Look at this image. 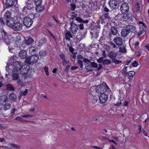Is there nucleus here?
Wrapping results in <instances>:
<instances>
[{
	"label": "nucleus",
	"mask_w": 149,
	"mask_h": 149,
	"mask_svg": "<svg viewBox=\"0 0 149 149\" xmlns=\"http://www.w3.org/2000/svg\"><path fill=\"white\" fill-rule=\"evenodd\" d=\"M94 87H91L90 88V92L92 93L93 95H95L96 96H99L100 95L104 93H107L111 90L105 82H103L102 84H100L97 86L95 88Z\"/></svg>",
	"instance_id": "nucleus-1"
},
{
	"label": "nucleus",
	"mask_w": 149,
	"mask_h": 149,
	"mask_svg": "<svg viewBox=\"0 0 149 149\" xmlns=\"http://www.w3.org/2000/svg\"><path fill=\"white\" fill-rule=\"evenodd\" d=\"M3 41L8 45L11 43H14L16 45H19V43L21 39L20 38H3L2 39Z\"/></svg>",
	"instance_id": "nucleus-2"
},
{
	"label": "nucleus",
	"mask_w": 149,
	"mask_h": 149,
	"mask_svg": "<svg viewBox=\"0 0 149 149\" xmlns=\"http://www.w3.org/2000/svg\"><path fill=\"white\" fill-rule=\"evenodd\" d=\"M33 22L32 19L29 17H25L24 18L23 24L27 27H31L32 24Z\"/></svg>",
	"instance_id": "nucleus-3"
},
{
	"label": "nucleus",
	"mask_w": 149,
	"mask_h": 149,
	"mask_svg": "<svg viewBox=\"0 0 149 149\" xmlns=\"http://www.w3.org/2000/svg\"><path fill=\"white\" fill-rule=\"evenodd\" d=\"M29 65H27L26 64H24L22 66H21L19 71L20 74H26L29 71Z\"/></svg>",
	"instance_id": "nucleus-4"
},
{
	"label": "nucleus",
	"mask_w": 149,
	"mask_h": 149,
	"mask_svg": "<svg viewBox=\"0 0 149 149\" xmlns=\"http://www.w3.org/2000/svg\"><path fill=\"white\" fill-rule=\"evenodd\" d=\"M108 97V95L106 93H102L98 97V98L100 103L103 104L106 101Z\"/></svg>",
	"instance_id": "nucleus-5"
},
{
	"label": "nucleus",
	"mask_w": 149,
	"mask_h": 149,
	"mask_svg": "<svg viewBox=\"0 0 149 149\" xmlns=\"http://www.w3.org/2000/svg\"><path fill=\"white\" fill-rule=\"evenodd\" d=\"M13 66L14 67V70L16 72L20 71L22 66L21 62L18 61H13Z\"/></svg>",
	"instance_id": "nucleus-6"
},
{
	"label": "nucleus",
	"mask_w": 149,
	"mask_h": 149,
	"mask_svg": "<svg viewBox=\"0 0 149 149\" xmlns=\"http://www.w3.org/2000/svg\"><path fill=\"white\" fill-rule=\"evenodd\" d=\"M120 9L122 13H127L129 11V6L127 3H123L120 6Z\"/></svg>",
	"instance_id": "nucleus-7"
},
{
	"label": "nucleus",
	"mask_w": 149,
	"mask_h": 149,
	"mask_svg": "<svg viewBox=\"0 0 149 149\" xmlns=\"http://www.w3.org/2000/svg\"><path fill=\"white\" fill-rule=\"evenodd\" d=\"M70 30L73 33H76L78 29L77 25L75 24L72 21L70 22Z\"/></svg>",
	"instance_id": "nucleus-8"
},
{
	"label": "nucleus",
	"mask_w": 149,
	"mask_h": 149,
	"mask_svg": "<svg viewBox=\"0 0 149 149\" xmlns=\"http://www.w3.org/2000/svg\"><path fill=\"white\" fill-rule=\"evenodd\" d=\"M26 6H24L22 9V11L27 12L29 10H32L33 8L32 4L28 3V2H25Z\"/></svg>",
	"instance_id": "nucleus-9"
},
{
	"label": "nucleus",
	"mask_w": 149,
	"mask_h": 149,
	"mask_svg": "<svg viewBox=\"0 0 149 149\" xmlns=\"http://www.w3.org/2000/svg\"><path fill=\"white\" fill-rule=\"evenodd\" d=\"M14 25L13 26L14 30L16 31H20L22 28V25L19 22H15Z\"/></svg>",
	"instance_id": "nucleus-10"
},
{
	"label": "nucleus",
	"mask_w": 149,
	"mask_h": 149,
	"mask_svg": "<svg viewBox=\"0 0 149 149\" xmlns=\"http://www.w3.org/2000/svg\"><path fill=\"white\" fill-rule=\"evenodd\" d=\"M5 5L7 8L12 7L15 3V0H6Z\"/></svg>",
	"instance_id": "nucleus-11"
},
{
	"label": "nucleus",
	"mask_w": 149,
	"mask_h": 149,
	"mask_svg": "<svg viewBox=\"0 0 149 149\" xmlns=\"http://www.w3.org/2000/svg\"><path fill=\"white\" fill-rule=\"evenodd\" d=\"M90 98L93 104H96L98 100L99 96H96L95 95H93L92 93L90 92Z\"/></svg>",
	"instance_id": "nucleus-12"
},
{
	"label": "nucleus",
	"mask_w": 149,
	"mask_h": 149,
	"mask_svg": "<svg viewBox=\"0 0 149 149\" xmlns=\"http://www.w3.org/2000/svg\"><path fill=\"white\" fill-rule=\"evenodd\" d=\"M5 21L6 25L8 26L12 27L15 24L14 23L15 21L14 19L12 18H11L10 19H7Z\"/></svg>",
	"instance_id": "nucleus-13"
},
{
	"label": "nucleus",
	"mask_w": 149,
	"mask_h": 149,
	"mask_svg": "<svg viewBox=\"0 0 149 149\" xmlns=\"http://www.w3.org/2000/svg\"><path fill=\"white\" fill-rule=\"evenodd\" d=\"M39 59V56L37 54L32 55L30 56L31 63H36Z\"/></svg>",
	"instance_id": "nucleus-14"
},
{
	"label": "nucleus",
	"mask_w": 149,
	"mask_h": 149,
	"mask_svg": "<svg viewBox=\"0 0 149 149\" xmlns=\"http://www.w3.org/2000/svg\"><path fill=\"white\" fill-rule=\"evenodd\" d=\"M117 54L118 53L117 52L114 51H111L108 54V56L112 60L116 58Z\"/></svg>",
	"instance_id": "nucleus-15"
},
{
	"label": "nucleus",
	"mask_w": 149,
	"mask_h": 149,
	"mask_svg": "<svg viewBox=\"0 0 149 149\" xmlns=\"http://www.w3.org/2000/svg\"><path fill=\"white\" fill-rule=\"evenodd\" d=\"M19 56L22 59L26 58L27 56L26 51L24 50H21L19 52Z\"/></svg>",
	"instance_id": "nucleus-16"
},
{
	"label": "nucleus",
	"mask_w": 149,
	"mask_h": 149,
	"mask_svg": "<svg viewBox=\"0 0 149 149\" xmlns=\"http://www.w3.org/2000/svg\"><path fill=\"white\" fill-rule=\"evenodd\" d=\"M113 40L114 42L119 46H121L122 44L123 40L121 38H114Z\"/></svg>",
	"instance_id": "nucleus-17"
},
{
	"label": "nucleus",
	"mask_w": 149,
	"mask_h": 149,
	"mask_svg": "<svg viewBox=\"0 0 149 149\" xmlns=\"http://www.w3.org/2000/svg\"><path fill=\"white\" fill-rule=\"evenodd\" d=\"M122 14H118L117 15L118 17H119V19L123 20V21H126L127 20L126 19L127 18V13H122Z\"/></svg>",
	"instance_id": "nucleus-18"
},
{
	"label": "nucleus",
	"mask_w": 149,
	"mask_h": 149,
	"mask_svg": "<svg viewBox=\"0 0 149 149\" xmlns=\"http://www.w3.org/2000/svg\"><path fill=\"white\" fill-rule=\"evenodd\" d=\"M118 4V2L115 0H111L109 2V6L113 8H115Z\"/></svg>",
	"instance_id": "nucleus-19"
},
{
	"label": "nucleus",
	"mask_w": 149,
	"mask_h": 149,
	"mask_svg": "<svg viewBox=\"0 0 149 149\" xmlns=\"http://www.w3.org/2000/svg\"><path fill=\"white\" fill-rule=\"evenodd\" d=\"M11 13L10 11L7 10L6 11L4 14L3 17V19L5 20L11 18Z\"/></svg>",
	"instance_id": "nucleus-20"
},
{
	"label": "nucleus",
	"mask_w": 149,
	"mask_h": 149,
	"mask_svg": "<svg viewBox=\"0 0 149 149\" xmlns=\"http://www.w3.org/2000/svg\"><path fill=\"white\" fill-rule=\"evenodd\" d=\"M129 33V31L126 29H122L121 32V35L122 36L125 37Z\"/></svg>",
	"instance_id": "nucleus-21"
},
{
	"label": "nucleus",
	"mask_w": 149,
	"mask_h": 149,
	"mask_svg": "<svg viewBox=\"0 0 149 149\" xmlns=\"http://www.w3.org/2000/svg\"><path fill=\"white\" fill-rule=\"evenodd\" d=\"M9 98L10 100L12 102H15L16 100V95L14 93H10L9 96Z\"/></svg>",
	"instance_id": "nucleus-22"
},
{
	"label": "nucleus",
	"mask_w": 149,
	"mask_h": 149,
	"mask_svg": "<svg viewBox=\"0 0 149 149\" xmlns=\"http://www.w3.org/2000/svg\"><path fill=\"white\" fill-rule=\"evenodd\" d=\"M36 6V11L39 13L41 12L45 9V7L43 5L42 6L38 5Z\"/></svg>",
	"instance_id": "nucleus-23"
},
{
	"label": "nucleus",
	"mask_w": 149,
	"mask_h": 149,
	"mask_svg": "<svg viewBox=\"0 0 149 149\" xmlns=\"http://www.w3.org/2000/svg\"><path fill=\"white\" fill-rule=\"evenodd\" d=\"M76 20L77 22H78L80 23H87L88 22V20H84L79 17H76Z\"/></svg>",
	"instance_id": "nucleus-24"
},
{
	"label": "nucleus",
	"mask_w": 149,
	"mask_h": 149,
	"mask_svg": "<svg viewBox=\"0 0 149 149\" xmlns=\"http://www.w3.org/2000/svg\"><path fill=\"white\" fill-rule=\"evenodd\" d=\"M145 31L144 30L143 27L142 26L140 27V31L138 33V36L139 37L141 36V35H144L145 34Z\"/></svg>",
	"instance_id": "nucleus-25"
},
{
	"label": "nucleus",
	"mask_w": 149,
	"mask_h": 149,
	"mask_svg": "<svg viewBox=\"0 0 149 149\" xmlns=\"http://www.w3.org/2000/svg\"><path fill=\"white\" fill-rule=\"evenodd\" d=\"M126 28L127 30H129L131 32H134L136 29L135 27L132 26L131 25H129L127 26L126 27Z\"/></svg>",
	"instance_id": "nucleus-26"
},
{
	"label": "nucleus",
	"mask_w": 149,
	"mask_h": 149,
	"mask_svg": "<svg viewBox=\"0 0 149 149\" xmlns=\"http://www.w3.org/2000/svg\"><path fill=\"white\" fill-rule=\"evenodd\" d=\"M11 106V104L9 103L5 104L3 106V110L6 111L9 109L10 108Z\"/></svg>",
	"instance_id": "nucleus-27"
},
{
	"label": "nucleus",
	"mask_w": 149,
	"mask_h": 149,
	"mask_svg": "<svg viewBox=\"0 0 149 149\" xmlns=\"http://www.w3.org/2000/svg\"><path fill=\"white\" fill-rule=\"evenodd\" d=\"M6 88L8 90L13 91L14 90V88L13 86L10 84H7L6 85Z\"/></svg>",
	"instance_id": "nucleus-28"
},
{
	"label": "nucleus",
	"mask_w": 149,
	"mask_h": 149,
	"mask_svg": "<svg viewBox=\"0 0 149 149\" xmlns=\"http://www.w3.org/2000/svg\"><path fill=\"white\" fill-rule=\"evenodd\" d=\"M111 32L113 35H116L117 34V30L114 27H112L111 29Z\"/></svg>",
	"instance_id": "nucleus-29"
},
{
	"label": "nucleus",
	"mask_w": 149,
	"mask_h": 149,
	"mask_svg": "<svg viewBox=\"0 0 149 149\" xmlns=\"http://www.w3.org/2000/svg\"><path fill=\"white\" fill-rule=\"evenodd\" d=\"M128 67L125 66L122 70V72L123 74L126 75H127L128 72H127V69Z\"/></svg>",
	"instance_id": "nucleus-30"
},
{
	"label": "nucleus",
	"mask_w": 149,
	"mask_h": 149,
	"mask_svg": "<svg viewBox=\"0 0 149 149\" xmlns=\"http://www.w3.org/2000/svg\"><path fill=\"white\" fill-rule=\"evenodd\" d=\"M38 50V48H36L34 47H31L29 49V52H33L35 54L36 53V52Z\"/></svg>",
	"instance_id": "nucleus-31"
},
{
	"label": "nucleus",
	"mask_w": 149,
	"mask_h": 149,
	"mask_svg": "<svg viewBox=\"0 0 149 149\" xmlns=\"http://www.w3.org/2000/svg\"><path fill=\"white\" fill-rule=\"evenodd\" d=\"M65 37H72V36L69 31H65Z\"/></svg>",
	"instance_id": "nucleus-32"
},
{
	"label": "nucleus",
	"mask_w": 149,
	"mask_h": 149,
	"mask_svg": "<svg viewBox=\"0 0 149 149\" xmlns=\"http://www.w3.org/2000/svg\"><path fill=\"white\" fill-rule=\"evenodd\" d=\"M27 43V40H26V39H25L21 44L22 46L24 48L26 47L27 46L29 45V44Z\"/></svg>",
	"instance_id": "nucleus-33"
},
{
	"label": "nucleus",
	"mask_w": 149,
	"mask_h": 149,
	"mask_svg": "<svg viewBox=\"0 0 149 149\" xmlns=\"http://www.w3.org/2000/svg\"><path fill=\"white\" fill-rule=\"evenodd\" d=\"M112 61L116 64H119L122 62V61L118 60L116 58H113L112 60Z\"/></svg>",
	"instance_id": "nucleus-34"
},
{
	"label": "nucleus",
	"mask_w": 149,
	"mask_h": 149,
	"mask_svg": "<svg viewBox=\"0 0 149 149\" xmlns=\"http://www.w3.org/2000/svg\"><path fill=\"white\" fill-rule=\"evenodd\" d=\"M13 79L14 80H17L19 79V75L18 74H14L13 75Z\"/></svg>",
	"instance_id": "nucleus-35"
},
{
	"label": "nucleus",
	"mask_w": 149,
	"mask_h": 149,
	"mask_svg": "<svg viewBox=\"0 0 149 149\" xmlns=\"http://www.w3.org/2000/svg\"><path fill=\"white\" fill-rule=\"evenodd\" d=\"M119 51L121 52L125 53L126 52L127 50L125 47L123 46L119 48Z\"/></svg>",
	"instance_id": "nucleus-36"
},
{
	"label": "nucleus",
	"mask_w": 149,
	"mask_h": 149,
	"mask_svg": "<svg viewBox=\"0 0 149 149\" xmlns=\"http://www.w3.org/2000/svg\"><path fill=\"white\" fill-rule=\"evenodd\" d=\"M25 63V64H26L27 65H31V61L30 60V57L26 59Z\"/></svg>",
	"instance_id": "nucleus-37"
},
{
	"label": "nucleus",
	"mask_w": 149,
	"mask_h": 149,
	"mask_svg": "<svg viewBox=\"0 0 149 149\" xmlns=\"http://www.w3.org/2000/svg\"><path fill=\"white\" fill-rule=\"evenodd\" d=\"M17 83L18 86H23L24 85V83L23 81L20 79H18L17 80Z\"/></svg>",
	"instance_id": "nucleus-38"
},
{
	"label": "nucleus",
	"mask_w": 149,
	"mask_h": 149,
	"mask_svg": "<svg viewBox=\"0 0 149 149\" xmlns=\"http://www.w3.org/2000/svg\"><path fill=\"white\" fill-rule=\"evenodd\" d=\"M111 63V61L110 59H104L103 61V63L106 65H109Z\"/></svg>",
	"instance_id": "nucleus-39"
},
{
	"label": "nucleus",
	"mask_w": 149,
	"mask_h": 149,
	"mask_svg": "<svg viewBox=\"0 0 149 149\" xmlns=\"http://www.w3.org/2000/svg\"><path fill=\"white\" fill-rule=\"evenodd\" d=\"M28 39L26 40L27 41V43L29 44V45H30L33 42L34 40L32 38H27Z\"/></svg>",
	"instance_id": "nucleus-40"
},
{
	"label": "nucleus",
	"mask_w": 149,
	"mask_h": 149,
	"mask_svg": "<svg viewBox=\"0 0 149 149\" xmlns=\"http://www.w3.org/2000/svg\"><path fill=\"white\" fill-rule=\"evenodd\" d=\"M128 73L127 74L128 75V76L130 77H132L133 78L134 75L135 74V73L134 71H130L128 72Z\"/></svg>",
	"instance_id": "nucleus-41"
},
{
	"label": "nucleus",
	"mask_w": 149,
	"mask_h": 149,
	"mask_svg": "<svg viewBox=\"0 0 149 149\" xmlns=\"http://www.w3.org/2000/svg\"><path fill=\"white\" fill-rule=\"evenodd\" d=\"M77 62L79 65L80 68L82 69L83 67V61L80 60H78L77 61Z\"/></svg>",
	"instance_id": "nucleus-42"
},
{
	"label": "nucleus",
	"mask_w": 149,
	"mask_h": 149,
	"mask_svg": "<svg viewBox=\"0 0 149 149\" xmlns=\"http://www.w3.org/2000/svg\"><path fill=\"white\" fill-rule=\"evenodd\" d=\"M34 2L35 3L36 6L40 5L42 3V0H34Z\"/></svg>",
	"instance_id": "nucleus-43"
},
{
	"label": "nucleus",
	"mask_w": 149,
	"mask_h": 149,
	"mask_svg": "<svg viewBox=\"0 0 149 149\" xmlns=\"http://www.w3.org/2000/svg\"><path fill=\"white\" fill-rule=\"evenodd\" d=\"M17 109L15 108H14L13 109H12L11 110L10 116H12L13 115H14L15 114V112L16 111H17Z\"/></svg>",
	"instance_id": "nucleus-44"
},
{
	"label": "nucleus",
	"mask_w": 149,
	"mask_h": 149,
	"mask_svg": "<svg viewBox=\"0 0 149 149\" xmlns=\"http://www.w3.org/2000/svg\"><path fill=\"white\" fill-rule=\"evenodd\" d=\"M90 65H91V67L93 68H97L98 67L97 63L95 62H91Z\"/></svg>",
	"instance_id": "nucleus-45"
},
{
	"label": "nucleus",
	"mask_w": 149,
	"mask_h": 149,
	"mask_svg": "<svg viewBox=\"0 0 149 149\" xmlns=\"http://www.w3.org/2000/svg\"><path fill=\"white\" fill-rule=\"evenodd\" d=\"M46 52L44 51L41 50L39 52V54L40 56L43 57L45 55Z\"/></svg>",
	"instance_id": "nucleus-46"
},
{
	"label": "nucleus",
	"mask_w": 149,
	"mask_h": 149,
	"mask_svg": "<svg viewBox=\"0 0 149 149\" xmlns=\"http://www.w3.org/2000/svg\"><path fill=\"white\" fill-rule=\"evenodd\" d=\"M44 70L47 76H48L49 74L48 71V68L47 66H45L44 68Z\"/></svg>",
	"instance_id": "nucleus-47"
},
{
	"label": "nucleus",
	"mask_w": 149,
	"mask_h": 149,
	"mask_svg": "<svg viewBox=\"0 0 149 149\" xmlns=\"http://www.w3.org/2000/svg\"><path fill=\"white\" fill-rule=\"evenodd\" d=\"M91 62L90 63H87L86 64V69L89 70H91V66L90 65Z\"/></svg>",
	"instance_id": "nucleus-48"
},
{
	"label": "nucleus",
	"mask_w": 149,
	"mask_h": 149,
	"mask_svg": "<svg viewBox=\"0 0 149 149\" xmlns=\"http://www.w3.org/2000/svg\"><path fill=\"white\" fill-rule=\"evenodd\" d=\"M133 16L132 14V13H127V18H126V19H127V20L130 19H131V18H132V17Z\"/></svg>",
	"instance_id": "nucleus-49"
},
{
	"label": "nucleus",
	"mask_w": 149,
	"mask_h": 149,
	"mask_svg": "<svg viewBox=\"0 0 149 149\" xmlns=\"http://www.w3.org/2000/svg\"><path fill=\"white\" fill-rule=\"evenodd\" d=\"M59 57L62 60L65 59V55L63 54H59Z\"/></svg>",
	"instance_id": "nucleus-50"
},
{
	"label": "nucleus",
	"mask_w": 149,
	"mask_h": 149,
	"mask_svg": "<svg viewBox=\"0 0 149 149\" xmlns=\"http://www.w3.org/2000/svg\"><path fill=\"white\" fill-rule=\"evenodd\" d=\"M132 66L133 67H136L139 65V63L136 61H134L132 63Z\"/></svg>",
	"instance_id": "nucleus-51"
},
{
	"label": "nucleus",
	"mask_w": 149,
	"mask_h": 149,
	"mask_svg": "<svg viewBox=\"0 0 149 149\" xmlns=\"http://www.w3.org/2000/svg\"><path fill=\"white\" fill-rule=\"evenodd\" d=\"M136 5H137L136 6L137 7L136 10L135 11V12L136 13H137L139 10L140 7V4L139 3H137Z\"/></svg>",
	"instance_id": "nucleus-52"
},
{
	"label": "nucleus",
	"mask_w": 149,
	"mask_h": 149,
	"mask_svg": "<svg viewBox=\"0 0 149 149\" xmlns=\"http://www.w3.org/2000/svg\"><path fill=\"white\" fill-rule=\"evenodd\" d=\"M5 24V22L3 19L2 18L0 17V24L1 25L3 26Z\"/></svg>",
	"instance_id": "nucleus-53"
},
{
	"label": "nucleus",
	"mask_w": 149,
	"mask_h": 149,
	"mask_svg": "<svg viewBox=\"0 0 149 149\" xmlns=\"http://www.w3.org/2000/svg\"><path fill=\"white\" fill-rule=\"evenodd\" d=\"M63 62H62V64L63 66H65L69 62L68 61H67L65 59L62 60Z\"/></svg>",
	"instance_id": "nucleus-54"
},
{
	"label": "nucleus",
	"mask_w": 149,
	"mask_h": 149,
	"mask_svg": "<svg viewBox=\"0 0 149 149\" xmlns=\"http://www.w3.org/2000/svg\"><path fill=\"white\" fill-rule=\"evenodd\" d=\"M79 28L81 30H83L84 29V24L82 23H80V24L78 25Z\"/></svg>",
	"instance_id": "nucleus-55"
},
{
	"label": "nucleus",
	"mask_w": 149,
	"mask_h": 149,
	"mask_svg": "<svg viewBox=\"0 0 149 149\" xmlns=\"http://www.w3.org/2000/svg\"><path fill=\"white\" fill-rule=\"evenodd\" d=\"M10 144L11 146L13 147H14L15 148L18 149L20 148V147L16 144L13 143H11Z\"/></svg>",
	"instance_id": "nucleus-56"
},
{
	"label": "nucleus",
	"mask_w": 149,
	"mask_h": 149,
	"mask_svg": "<svg viewBox=\"0 0 149 149\" xmlns=\"http://www.w3.org/2000/svg\"><path fill=\"white\" fill-rule=\"evenodd\" d=\"M133 58H131L130 60H127L126 61V65H128L130 64V63L133 61Z\"/></svg>",
	"instance_id": "nucleus-57"
},
{
	"label": "nucleus",
	"mask_w": 149,
	"mask_h": 149,
	"mask_svg": "<svg viewBox=\"0 0 149 149\" xmlns=\"http://www.w3.org/2000/svg\"><path fill=\"white\" fill-rule=\"evenodd\" d=\"M122 104V102L120 100L119 101H118L116 104H114V105L116 106L119 107L120 106L121 104Z\"/></svg>",
	"instance_id": "nucleus-58"
},
{
	"label": "nucleus",
	"mask_w": 149,
	"mask_h": 149,
	"mask_svg": "<svg viewBox=\"0 0 149 149\" xmlns=\"http://www.w3.org/2000/svg\"><path fill=\"white\" fill-rule=\"evenodd\" d=\"M103 10L105 12L108 13L109 11V10L106 6H103Z\"/></svg>",
	"instance_id": "nucleus-59"
},
{
	"label": "nucleus",
	"mask_w": 149,
	"mask_h": 149,
	"mask_svg": "<svg viewBox=\"0 0 149 149\" xmlns=\"http://www.w3.org/2000/svg\"><path fill=\"white\" fill-rule=\"evenodd\" d=\"M70 66L69 65H67L65 69V71L67 72H68L70 69Z\"/></svg>",
	"instance_id": "nucleus-60"
},
{
	"label": "nucleus",
	"mask_w": 149,
	"mask_h": 149,
	"mask_svg": "<svg viewBox=\"0 0 149 149\" xmlns=\"http://www.w3.org/2000/svg\"><path fill=\"white\" fill-rule=\"evenodd\" d=\"M77 58L78 60L80 59H82L84 58L83 56L81 54H78L77 56Z\"/></svg>",
	"instance_id": "nucleus-61"
},
{
	"label": "nucleus",
	"mask_w": 149,
	"mask_h": 149,
	"mask_svg": "<svg viewBox=\"0 0 149 149\" xmlns=\"http://www.w3.org/2000/svg\"><path fill=\"white\" fill-rule=\"evenodd\" d=\"M138 128V130L139 131L138 133L140 134L141 132V130L142 129V127L141 125H138L137 126Z\"/></svg>",
	"instance_id": "nucleus-62"
},
{
	"label": "nucleus",
	"mask_w": 149,
	"mask_h": 149,
	"mask_svg": "<svg viewBox=\"0 0 149 149\" xmlns=\"http://www.w3.org/2000/svg\"><path fill=\"white\" fill-rule=\"evenodd\" d=\"M2 102H6L8 100V97H7L4 96V98H3L2 99Z\"/></svg>",
	"instance_id": "nucleus-63"
},
{
	"label": "nucleus",
	"mask_w": 149,
	"mask_h": 149,
	"mask_svg": "<svg viewBox=\"0 0 149 149\" xmlns=\"http://www.w3.org/2000/svg\"><path fill=\"white\" fill-rule=\"evenodd\" d=\"M83 61L87 63H90L91 61L88 59L86 58H84L83 59Z\"/></svg>",
	"instance_id": "nucleus-64"
}]
</instances>
